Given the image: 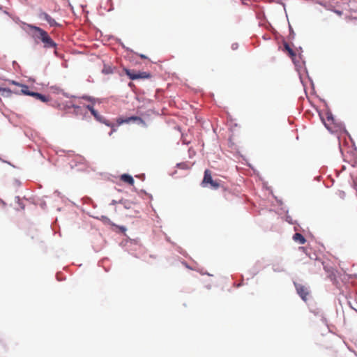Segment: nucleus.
Wrapping results in <instances>:
<instances>
[{
  "label": "nucleus",
  "mask_w": 357,
  "mask_h": 357,
  "mask_svg": "<svg viewBox=\"0 0 357 357\" xmlns=\"http://www.w3.org/2000/svg\"><path fill=\"white\" fill-rule=\"evenodd\" d=\"M118 227H119V228L121 229V231H125L126 230V229L124 227H123V226Z\"/></svg>",
  "instance_id": "obj_16"
},
{
  "label": "nucleus",
  "mask_w": 357,
  "mask_h": 357,
  "mask_svg": "<svg viewBox=\"0 0 357 357\" xmlns=\"http://www.w3.org/2000/svg\"><path fill=\"white\" fill-rule=\"evenodd\" d=\"M91 114L98 121L102 123L107 126L113 127V125L110 123L109 121H107L102 116L100 115L96 109L92 111Z\"/></svg>",
  "instance_id": "obj_7"
},
{
  "label": "nucleus",
  "mask_w": 357,
  "mask_h": 357,
  "mask_svg": "<svg viewBox=\"0 0 357 357\" xmlns=\"http://www.w3.org/2000/svg\"><path fill=\"white\" fill-rule=\"evenodd\" d=\"M86 108L91 112V113L95 109L93 105H86Z\"/></svg>",
  "instance_id": "obj_15"
},
{
  "label": "nucleus",
  "mask_w": 357,
  "mask_h": 357,
  "mask_svg": "<svg viewBox=\"0 0 357 357\" xmlns=\"http://www.w3.org/2000/svg\"><path fill=\"white\" fill-rule=\"evenodd\" d=\"M1 91H7V96H10L12 93L11 90L9 89L0 87V93H1Z\"/></svg>",
  "instance_id": "obj_14"
},
{
  "label": "nucleus",
  "mask_w": 357,
  "mask_h": 357,
  "mask_svg": "<svg viewBox=\"0 0 357 357\" xmlns=\"http://www.w3.org/2000/svg\"><path fill=\"white\" fill-rule=\"evenodd\" d=\"M102 73L105 75L112 74L113 73V68L110 66L105 65L102 70Z\"/></svg>",
  "instance_id": "obj_13"
},
{
  "label": "nucleus",
  "mask_w": 357,
  "mask_h": 357,
  "mask_svg": "<svg viewBox=\"0 0 357 357\" xmlns=\"http://www.w3.org/2000/svg\"><path fill=\"white\" fill-rule=\"evenodd\" d=\"M139 56L142 59H146V56L144 54H140Z\"/></svg>",
  "instance_id": "obj_18"
},
{
  "label": "nucleus",
  "mask_w": 357,
  "mask_h": 357,
  "mask_svg": "<svg viewBox=\"0 0 357 357\" xmlns=\"http://www.w3.org/2000/svg\"><path fill=\"white\" fill-rule=\"evenodd\" d=\"M31 96L34 97L36 99L39 100L40 101H41L43 102H46L50 100L49 96L43 95V94L37 93V92L32 93Z\"/></svg>",
  "instance_id": "obj_9"
},
{
  "label": "nucleus",
  "mask_w": 357,
  "mask_h": 357,
  "mask_svg": "<svg viewBox=\"0 0 357 357\" xmlns=\"http://www.w3.org/2000/svg\"><path fill=\"white\" fill-rule=\"evenodd\" d=\"M282 51L285 53H287L289 57L291 59L293 62L296 63V54L295 52L291 49V47L289 46V45L287 42H284L283 43V49Z\"/></svg>",
  "instance_id": "obj_6"
},
{
  "label": "nucleus",
  "mask_w": 357,
  "mask_h": 357,
  "mask_svg": "<svg viewBox=\"0 0 357 357\" xmlns=\"http://www.w3.org/2000/svg\"><path fill=\"white\" fill-rule=\"evenodd\" d=\"M223 183L224 182L218 178L217 174H213L208 169L205 170L204 178L202 179V185L204 187L212 190H218L223 187Z\"/></svg>",
  "instance_id": "obj_2"
},
{
  "label": "nucleus",
  "mask_w": 357,
  "mask_h": 357,
  "mask_svg": "<svg viewBox=\"0 0 357 357\" xmlns=\"http://www.w3.org/2000/svg\"><path fill=\"white\" fill-rule=\"evenodd\" d=\"M12 83L20 86L21 87V92L23 94L31 96V94L33 92L29 91V86L27 85L20 84H17V82H15V81H13Z\"/></svg>",
  "instance_id": "obj_10"
},
{
  "label": "nucleus",
  "mask_w": 357,
  "mask_h": 357,
  "mask_svg": "<svg viewBox=\"0 0 357 357\" xmlns=\"http://www.w3.org/2000/svg\"><path fill=\"white\" fill-rule=\"evenodd\" d=\"M299 250H301L304 252L305 250V248L304 247H300Z\"/></svg>",
  "instance_id": "obj_19"
},
{
  "label": "nucleus",
  "mask_w": 357,
  "mask_h": 357,
  "mask_svg": "<svg viewBox=\"0 0 357 357\" xmlns=\"http://www.w3.org/2000/svg\"><path fill=\"white\" fill-rule=\"evenodd\" d=\"M38 17L41 20H45L50 26H59L60 25L54 19L45 12L40 11L38 13Z\"/></svg>",
  "instance_id": "obj_4"
},
{
  "label": "nucleus",
  "mask_w": 357,
  "mask_h": 357,
  "mask_svg": "<svg viewBox=\"0 0 357 357\" xmlns=\"http://www.w3.org/2000/svg\"><path fill=\"white\" fill-rule=\"evenodd\" d=\"M125 73L132 80L137 79H149L151 77V74L147 72H135L134 70H129L128 68H123Z\"/></svg>",
  "instance_id": "obj_3"
},
{
  "label": "nucleus",
  "mask_w": 357,
  "mask_h": 357,
  "mask_svg": "<svg viewBox=\"0 0 357 357\" xmlns=\"http://www.w3.org/2000/svg\"><path fill=\"white\" fill-rule=\"evenodd\" d=\"M130 121H137V122L142 123V124L145 123L144 121L142 118H140L139 116H135L129 117V118H126L125 119H120V121H119V123H130Z\"/></svg>",
  "instance_id": "obj_8"
},
{
  "label": "nucleus",
  "mask_w": 357,
  "mask_h": 357,
  "mask_svg": "<svg viewBox=\"0 0 357 357\" xmlns=\"http://www.w3.org/2000/svg\"><path fill=\"white\" fill-rule=\"evenodd\" d=\"M83 98L86 99V100H91V98H89V97H83Z\"/></svg>",
  "instance_id": "obj_20"
},
{
  "label": "nucleus",
  "mask_w": 357,
  "mask_h": 357,
  "mask_svg": "<svg viewBox=\"0 0 357 357\" xmlns=\"http://www.w3.org/2000/svg\"><path fill=\"white\" fill-rule=\"evenodd\" d=\"M293 239L300 244H304L306 241L305 237L300 233H295L293 236Z\"/></svg>",
  "instance_id": "obj_12"
},
{
  "label": "nucleus",
  "mask_w": 357,
  "mask_h": 357,
  "mask_svg": "<svg viewBox=\"0 0 357 357\" xmlns=\"http://www.w3.org/2000/svg\"><path fill=\"white\" fill-rule=\"evenodd\" d=\"M295 286H296V289L298 294L301 297V298L303 301H306L307 296L309 294L307 288L301 284L295 283Z\"/></svg>",
  "instance_id": "obj_5"
},
{
  "label": "nucleus",
  "mask_w": 357,
  "mask_h": 357,
  "mask_svg": "<svg viewBox=\"0 0 357 357\" xmlns=\"http://www.w3.org/2000/svg\"><path fill=\"white\" fill-rule=\"evenodd\" d=\"M2 96H7V91H1V93H0Z\"/></svg>",
  "instance_id": "obj_17"
},
{
  "label": "nucleus",
  "mask_w": 357,
  "mask_h": 357,
  "mask_svg": "<svg viewBox=\"0 0 357 357\" xmlns=\"http://www.w3.org/2000/svg\"><path fill=\"white\" fill-rule=\"evenodd\" d=\"M113 131H115V129H113V130H112V132L109 133V135H112V132H113Z\"/></svg>",
  "instance_id": "obj_21"
},
{
  "label": "nucleus",
  "mask_w": 357,
  "mask_h": 357,
  "mask_svg": "<svg viewBox=\"0 0 357 357\" xmlns=\"http://www.w3.org/2000/svg\"><path fill=\"white\" fill-rule=\"evenodd\" d=\"M121 180L126 183H128L129 185H134V179L133 178L129 175V174H123L121 176Z\"/></svg>",
  "instance_id": "obj_11"
},
{
  "label": "nucleus",
  "mask_w": 357,
  "mask_h": 357,
  "mask_svg": "<svg viewBox=\"0 0 357 357\" xmlns=\"http://www.w3.org/2000/svg\"><path fill=\"white\" fill-rule=\"evenodd\" d=\"M22 29L36 42L38 43L40 41L43 44L44 48H56V43L52 39L49 33L40 27L31 24L23 23Z\"/></svg>",
  "instance_id": "obj_1"
}]
</instances>
